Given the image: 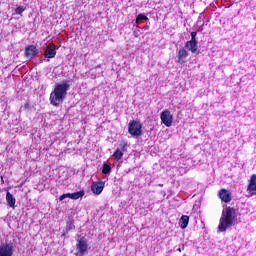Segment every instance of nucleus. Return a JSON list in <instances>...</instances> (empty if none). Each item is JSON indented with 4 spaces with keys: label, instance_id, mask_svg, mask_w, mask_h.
Segmentation results:
<instances>
[{
    "label": "nucleus",
    "instance_id": "obj_2",
    "mask_svg": "<svg viewBox=\"0 0 256 256\" xmlns=\"http://www.w3.org/2000/svg\"><path fill=\"white\" fill-rule=\"evenodd\" d=\"M236 220H237V212H235V209L231 207H226L222 211V216L220 218L218 231H220V233H224V231H227V229L235 225Z\"/></svg>",
    "mask_w": 256,
    "mask_h": 256
},
{
    "label": "nucleus",
    "instance_id": "obj_11",
    "mask_svg": "<svg viewBox=\"0 0 256 256\" xmlns=\"http://www.w3.org/2000/svg\"><path fill=\"white\" fill-rule=\"evenodd\" d=\"M0 256H13V245L9 243L0 245Z\"/></svg>",
    "mask_w": 256,
    "mask_h": 256
},
{
    "label": "nucleus",
    "instance_id": "obj_20",
    "mask_svg": "<svg viewBox=\"0 0 256 256\" xmlns=\"http://www.w3.org/2000/svg\"><path fill=\"white\" fill-rule=\"evenodd\" d=\"M25 11V7L23 6H18L16 9H15V14L16 15H23V12Z\"/></svg>",
    "mask_w": 256,
    "mask_h": 256
},
{
    "label": "nucleus",
    "instance_id": "obj_24",
    "mask_svg": "<svg viewBox=\"0 0 256 256\" xmlns=\"http://www.w3.org/2000/svg\"><path fill=\"white\" fill-rule=\"evenodd\" d=\"M203 25H204V24H202V25L198 28V31H203Z\"/></svg>",
    "mask_w": 256,
    "mask_h": 256
},
{
    "label": "nucleus",
    "instance_id": "obj_3",
    "mask_svg": "<svg viewBox=\"0 0 256 256\" xmlns=\"http://www.w3.org/2000/svg\"><path fill=\"white\" fill-rule=\"evenodd\" d=\"M128 133L132 137H141L143 135V125L137 120L130 121L128 125Z\"/></svg>",
    "mask_w": 256,
    "mask_h": 256
},
{
    "label": "nucleus",
    "instance_id": "obj_5",
    "mask_svg": "<svg viewBox=\"0 0 256 256\" xmlns=\"http://www.w3.org/2000/svg\"><path fill=\"white\" fill-rule=\"evenodd\" d=\"M89 250V244H87V241L83 238L77 240L76 244V251L77 255L83 256L87 255V251Z\"/></svg>",
    "mask_w": 256,
    "mask_h": 256
},
{
    "label": "nucleus",
    "instance_id": "obj_4",
    "mask_svg": "<svg viewBox=\"0 0 256 256\" xmlns=\"http://www.w3.org/2000/svg\"><path fill=\"white\" fill-rule=\"evenodd\" d=\"M125 153H127V142L122 141L120 142L119 147L114 151L112 157L115 159V161H121Z\"/></svg>",
    "mask_w": 256,
    "mask_h": 256
},
{
    "label": "nucleus",
    "instance_id": "obj_17",
    "mask_svg": "<svg viewBox=\"0 0 256 256\" xmlns=\"http://www.w3.org/2000/svg\"><path fill=\"white\" fill-rule=\"evenodd\" d=\"M187 225H189V216L183 215L179 220V227L187 229Z\"/></svg>",
    "mask_w": 256,
    "mask_h": 256
},
{
    "label": "nucleus",
    "instance_id": "obj_19",
    "mask_svg": "<svg viewBox=\"0 0 256 256\" xmlns=\"http://www.w3.org/2000/svg\"><path fill=\"white\" fill-rule=\"evenodd\" d=\"M141 21H149V18L147 16H145V14H139L136 17V23L139 24V23H141Z\"/></svg>",
    "mask_w": 256,
    "mask_h": 256
},
{
    "label": "nucleus",
    "instance_id": "obj_7",
    "mask_svg": "<svg viewBox=\"0 0 256 256\" xmlns=\"http://www.w3.org/2000/svg\"><path fill=\"white\" fill-rule=\"evenodd\" d=\"M246 191H247L248 197H254V195H256V174H253L250 177Z\"/></svg>",
    "mask_w": 256,
    "mask_h": 256
},
{
    "label": "nucleus",
    "instance_id": "obj_10",
    "mask_svg": "<svg viewBox=\"0 0 256 256\" xmlns=\"http://www.w3.org/2000/svg\"><path fill=\"white\" fill-rule=\"evenodd\" d=\"M103 189H105V181H95L91 185V191L94 195H101V193H103Z\"/></svg>",
    "mask_w": 256,
    "mask_h": 256
},
{
    "label": "nucleus",
    "instance_id": "obj_23",
    "mask_svg": "<svg viewBox=\"0 0 256 256\" xmlns=\"http://www.w3.org/2000/svg\"><path fill=\"white\" fill-rule=\"evenodd\" d=\"M24 108H25V109H29V103H25V104H24Z\"/></svg>",
    "mask_w": 256,
    "mask_h": 256
},
{
    "label": "nucleus",
    "instance_id": "obj_6",
    "mask_svg": "<svg viewBox=\"0 0 256 256\" xmlns=\"http://www.w3.org/2000/svg\"><path fill=\"white\" fill-rule=\"evenodd\" d=\"M160 119L166 127H171V125H173V115L169 110H164L161 112Z\"/></svg>",
    "mask_w": 256,
    "mask_h": 256
},
{
    "label": "nucleus",
    "instance_id": "obj_1",
    "mask_svg": "<svg viewBox=\"0 0 256 256\" xmlns=\"http://www.w3.org/2000/svg\"><path fill=\"white\" fill-rule=\"evenodd\" d=\"M70 87L69 80H63L55 85L54 90L50 93V103L53 107H59L65 101Z\"/></svg>",
    "mask_w": 256,
    "mask_h": 256
},
{
    "label": "nucleus",
    "instance_id": "obj_26",
    "mask_svg": "<svg viewBox=\"0 0 256 256\" xmlns=\"http://www.w3.org/2000/svg\"><path fill=\"white\" fill-rule=\"evenodd\" d=\"M178 251H180V252H181V249L179 248V249H178Z\"/></svg>",
    "mask_w": 256,
    "mask_h": 256
},
{
    "label": "nucleus",
    "instance_id": "obj_21",
    "mask_svg": "<svg viewBox=\"0 0 256 256\" xmlns=\"http://www.w3.org/2000/svg\"><path fill=\"white\" fill-rule=\"evenodd\" d=\"M191 41H197V32H191Z\"/></svg>",
    "mask_w": 256,
    "mask_h": 256
},
{
    "label": "nucleus",
    "instance_id": "obj_8",
    "mask_svg": "<svg viewBox=\"0 0 256 256\" xmlns=\"http://www.w3.org/2000/svg\"><path fill=\"white\" fill-rule=\"evenodd\" d=\"M218 197L221 199L223 203H231L233 201V196L231 195V191L222 188L218 191Z\"/></svg>",
    "mask_w": 256,
    "mask_h": 256
},
{
    "label": "nucleus",
    "instance_id": "obj_13",
    "mask_svg": "<svg viewBox=\"0 0 256 256\" xmlns=\"http://www.w3.org/2000/svg\"><path fill=\"white\" fill-rule=\"evenodd\" d=\"M37 47L35 45H29L25 48V55L28 59H33L37 55Z\"/></svg>",
    "mask_w": 256,
    "mask_h": 256
},
{
    "label": "nucleus",
    "instance_id": "obj_14",
    "mask_svg": "<svg viewBox=\"0 0 256 256\" xmlns=\"http://www.w3.org/2000/svg\"><path fill=\"white\" fill-rule=\"evenodd\" d=\"M197 40H189L185 43V49H187L188 51H191V53H197Z\"/></svg>",
    "mask_w": 256,
    "mask_h": 256
},
{
    "label": "nucleus",
    "instance_id": "obj_22",
    "mask_svg": "<svg viewBox=\"0 0 256 256\" xmlns=\"http://www.w3.org/2000/svg\"><path fill=\"white\" fill-rule=\"evenodd\" d=\"M136 29H138V30H135L134 32H133V35H134V37H139V29H141V27H139V26H136Z\"/></svg>",
    "mask_w": 256,
    "mask_h": 256
},
{
    "label": "nucleus",
    "instance_id": "obj_15",
    "mask_svg": "<svg viewBox=\"0 0 256 256\" xmlns=\"http://www.w3.org/2000/svg\"><path fill=\"white\" fill-rule=\"evenodd\" d=\"M186 57H189V52H187V50L185 48H181L178 51V63L180 65L185 64Z\"/></svg>",
    "mask_w": 256,
    "mask_h": 256
},
{
    "label": "nucleus",
    "instance_id": "obj_9",
    "mask_svg": "<svg viewBox=\"0 0 256 256\" xmlns=\"http://www.w3.org/2000/svg\"><path fill=\"white\" fill-rule=\"evenodd\" d=\"M85 196V191L81 190L78 192H74V193H66L60 196L59 201H65V199H81L82 197Z\"/></svg>",
    "mask_w": 256,
    "mask_h": 256
},
{
    "label": "nucleus",
    "instance_id": "obj_25",
    "mask_svg": "<svg viewBox=\"0 0 256 256\" xmlns=\"http://www.w3.org/2000/svg\"><path fill=\"white\" fill-rule=\"evenodd\" d=\"M99 67H101V65L96 66V68H99Z\"/></svg>",
    "mask_w": 256,
    "mask_h": 256
},
{
    "label": "nucleus",
    "instance_id": "obj_18",
    "mask_svg": "<svg viewBox=\"0 0 256 256\" xmlns=\"http://www.w3.org/2000/svg\"><path fill=\"white\" fill-rule=\"evenodd\" d=\"M102 173L104 175H109L111 173V164L109 163H104L102 167Z\"/></svg>",
    "mask_w": 256,
    "mask_h": 256
},
{
    "label": "nucleus",
    "instance_id": "obj_12",
    "mask_svg": "<svg viewBox=\"0 0 256 256\" xmlns=\"http://www.w3.org/2000/svg\"><path fill=\"white\" fill-rule=\"evenodd\" d=\"M55 55H57V50H55V44H48L44 52V57H46V59H53L55 58Z\"/></svg>",
    "mask_w": 256,
    "mask_h": 256
},
{
    "label": "nucleus",
    "instance_id": "obj_16",
    "mask_svg": "<svg viewBox=\"0 0 256 256\" xmlns=\"http://www.w3.org/2000/svg\"><path fill=\"white\" fill-rule=\"evenodd\" d=\"M6 201L7 204L9 205V207H11L12 209H15V203L17 202L15 200V197L13 196V194H11L10 192L6 193Z\"/></svg>",
    "mask_w": 256,
    "mask_h": 256
}]
</instances>
